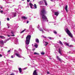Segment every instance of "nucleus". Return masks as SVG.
Here are the masks:
<instances>
[{
	"mask_svg": "<svg viewBox=\"0 0 75 75\" xmlns=\"http://www.w3.org/2000/svg\"><path fill=\"white\" fill-rule=\"evenodd\" d=\"M45 54V53H44V52H42L41 53V54L42 55H44V54Z\"/></svg>",
	"mask_w": 75,
	"mask_h": 75,
	"instance_id": "obj_35",
	"label": "nucleus"
},
{
	"mask_svg": "<svg viewBox=\"0 0 75 75\" xmlns=\"http://www.w3.org/2000/svg\"><path fill=\"white\" fill-rule=\"evenodd\" d=\"M35 67V65L33 66V67Z\"/></svg>",
	"mask_w": 75,
	"mask_h": 75,
	"instance_id": "obj_56",
	"label": "nucleus"
},
{
	"mask_svg": "<svg viewBox=\"0 0 75 75\" xmlns=\"http://www.w3.org/2000/svg\"><path fill=\"white\" fill-rule=\"evenodd\" d=\"M29 29L30 30H32L33 29V26L32 25H30L29 26Z\"/></svg>",
	"mask_w": 75,
	"mask_h": 75,
	"instance_id": "obj_20",
	"label": "nucleus"
},
{
	"mask_svg": "<svg viewBox=\"0 0 75 75\" xmlns=\"http://www.w3.org/2000/svg\"><path fill=\"white\" fill-rule=\"evenodd\" d=\"M69 54H73V53H72L71 51H69Z\"/></svg>",
	"mask_w": 75,
	"mask_h": 75,
	"instance_id": "obj_41",
	"label": "nucleus"
},
{
	"mask_svg": "<svg viewBox=\"0 0 75 75\" xmlns=\"http://www.w3.org/2000/svg\"><path fill=\"white\" fill-rule=\"evenodd\" d=\"M34 47H35V48H37L38 47V45L37 44H35L34 45Z\"/></svg>",
	"mask_w": 75,
	"mask_h": 75,
	"instance_id": "obj_28",
	"label": "nucleus"
},
{
	"mask_svg": "<svg viewBox=\"0 0 75 75\" xmlns=\"http://www.w3.org/2000/svg\"><path fill=\"white\" fill-rule=\"evenodd\" d=\"M3 49H1V51H3Z\"/></svg>",
	"mask_w": 75,
	"mask_h": 75,
	"instance_id": "obj_54",
	"label": "nucleus"
},
{
	"mask_svg": "<svg viewBox=\"0 0 75 75\" xmlns=\"http://www.w3.org/2000/svg\"><path fill=\"white\" fill-rule=\"evenodd\" d=\"M0 38H2V39H4V38H5V37L3 36H0Z\"/></svg>",
	"mask_w": 75,
	"mask_h": 75,
	"instance_id": "obj_23",
	"label": "nucleus"
},
{
	"mask_svg": "<svg viewBox=\"0 0 75 75\" xmlns=\"http://www.w3.org/2000/svg\"><path fill=\"white\" fill-rule=\"evenodd\" d=\"M35 42H37V43H39V40L38 38H36L35 39Z\"/></svg>",
	"mask_w": 75,
	"mask_h": 75,
	"instance_id": "obj_17",
	"label": "nucleus"
},
{
	"mask_svg": "<svg viewBox=\"0 0 75 75\" xmlns=\"http://www.w3.org/2000/svg\"><path fill=\"white\" fill-rule=\"evenodd\" d=\"M48 38L50 40H52V38L51 37H48Z\"/></svg>",
	"mask_w": 75,
	"mask_h": 75,
	"instance_id": "obj_34",
	"label": "nucleus"
},
{
	"mask_svg": "<svg viewBox=\"0 0 75 75\" xmlns=\"http://www.w3.org/2000/svg\"><path fill=\"white\" fill-rule=\"evenodd\" d=\"M15 44H18V39H15Z\"/></svg>",
	"mask_w": 75,
	"mask_h": 75,
	"instance_id": "obj_13",
	"label": "nucleus"
},
{
	"mask_svg": "<svg viewBox=\"0 0 75 75\" xmlns=\"http://www.w3.org/2000/svg\"><path fill=\"white\" fill-rule=\"evenodd\" d=\"M2 57V55L1 54H0V57Z\"/></svg>",
	"mask_w": 75,
	"mask_h": 75,
	"instance_id": "obj_53",
	"label": "nucleus"
},
{
	"mask_svg": "<svg viewBox=\"0 0 75 75\" xmlns=\"http://www.w3.org/2000/svg\"><path fill=\"white\" fill-rule=\"evenodd\" d=\"M21 18L23 20H26V19H27V17H26L25 16H22Z\"/></svg>",
	"mask_w": 75,
	"mask_h": 75,
	"instance_id": "obj_12",
	"label": "nucleus"
},
{
	"mask_svg": "<svg viewBox=\"0 0 75 75\" xmlns=\"http://www.w3.org/2000/svg\"><path fill=\"white\" fill-rule=\"evenodd\" d=\"M19 71V73L20 74H23V72L22 71V69L21 68H18Z\"/></svg>",
	"mask_w": 75,
	"mask_h": 75,
	"instance_id": "obj_8",
	"label": "nucleus"
},
{
	"mask_svg": "<svg viewBox=\"0 0 75 75\" xmlns=\"http://www.w3.org/2000/svg\"><path fill=\"white\" fill-rule=\"evenodd\" d=\"M7 21H9V20H10V19L8 18H7Z\"/></svg>",
	"mask_w": 75,
	"mask_h": 75,
	"instance_id": "obj_39",
	"label": "nucleus"
},
{
	"mask_svg": "<svg viewBox=\"0 0 75 75\" xmlns=\"http://www.w3.org/2000/svg\"><path fill=\"white\" fill-rule=\"evenodd\" d=\"M30 1V0H27V2H29Z\"/></svg>",
	"mask_w": 75,
	"mask_h": 75,
	"instance_id": "obj_45",
	"label": "nucleus"
},
{
	"mask_svg": "<svg viewBox=\"0 0 75 75\" xmlns=\"http://www.w3.org/2000/svg\"><path fill=\"white\" fill-rule=\"evenodd\" d=\"M7 40H5L4 42V43H6V42H7Z\"/></svg>",
	"mask_w": 75,
	"mask_h": 75,
	"instance_id": "obj_36",
	"label": "nucleus"
},
{
	"mask_svg": "<svg viewBox=\"0 0 75 75\" xmlns=\"http://www.w3.org/2000/svg\"><path fill=\"white\" fill-rule=\"evenodd\" d=\"M28 23H29V21H27V23L28 24Z\"/></svg>",
	"mask_w": 75,
	"mask_h": 75,
	"instance_id": "obj_48",
	"label": "nucleus"
},
{
	"mask_svg": "<svg viewBox=\"0 0 75 75\" xmlns=\"http://www.w3.org/2000/svg\"><path fill=\"white\" fill-rule=\"evenodd\" d=\"M31 35H28L26 37V40L25 41L26 46L25 47L27 50L28 52V51H30L31 50H30L28 49V45L30 44V39H31Z\"/></svg>",
	"mask_w": 75,
	"mask_h": 75,
	"instance_id": "obj_2",
	"label": "nucleus"
},
{
	"mask_svg": "<svg viewBox=\"0 0 75 75\" xmlns=\"http://www.w3.org/2000/svg\"><path fill=\"white\" fill-rule=\"evenodd\" d=\"M53 18H55V17H53Z\"/></svg>",
	"mask_w": 75,
	"mask_h": 75,
	"instance_id": "obj_63",
	"label": "nucleus"
},
{
	"mask_svg": "<svg viewBox=\"0 0 75 75\" xmlns=\"http://www.w3.org/2000/svg\"><path fill=\"white\" fill-rule=\"evenodd\" d=\"M14 52L15 54L16 57H18V58H23V57H22V56L20 55V54H19V52H17L16 53V50H15Z\"/></svg>",
	"mask_w": 75,
	"mask_h": 75,
	"instance_id": "obj_4",
	"label": "nucleus"
},
{
	"mask_svg": "<svg viewBox=\"0 0 75 75\" xmlns=\"http://www.w3.org/2000/svg\"><path fill=\"white\" fill-rule=\"evenodd\" d=\"M10 0H3V1H6V3H9L10 2H7V1H9Z\"/></svg>",
	"mask_w": 75,
	"mask_h": 75,
	"instance_id": "obj_24",
	"label": "nucleus"
},
{
	"mask_svg": "<svg viewBox=\"0 0 75 75\" xmlns=\"http://www.w3.org/2000/svg\"><path fill=\"white\" fill-rule=\"evenodd\" d=\"M13 16H12V17H14L16 16V13H13Z\"/></svg>",
	"mask_w": 75,
	"mask_h": 75,
	"instance_id": "obj_21",
	"label": "nucleus"
},
{
	"mask_svg": "<svg viewBox=\"0 0 75 75\" xmlns=\"http://www.w3.org/2000/svg\"><path fill=\"white\" fill-rule=\"evenodd\" d=\"M50 59H51V58H50Z\"/></svg>",
	"mask_w": 75,
	"mask_h": 75,
	"instance_id": "obj_64",
	"label": "nucleus"
},
{
	"mask_svg": "<svg viewBox=\"0 0 75 75\" xmlns=\"http://www.w3.org/2000/svg\"><path fill=\"white\" fill-rule=\"evenodd\" d=\"M33 50H35V48H33Z\"/></svg>",
	"mask_w": 75,
	"mask_h": 75,
	"instance_id": "obj_58",
	"label": "nucleus"
},
{
	"mask_svg": "<svg viewBox=\"0 0 75 75\" xmlns=\"http://www.w3.org/2000/svg\"><path fill=\"white\" fill-rule=\"evenodd\" d=\"M43 1L44 2V3H45V6H47L48 4H47V2L46 0H43Z\"/></svg>",
	"mask_w": 75,
	"mask_h": 75,
	"instance_id": "obj_11",
	"label": "nucleus"
},
{
	"mask_svg": "<svg viewBox=\"0 0 75 75\" xmlns=\"http://www.w3.org/2000/svg\"><path fill=\"white\" fill-rule=\"evenodd\" d=\"M46 13V11L44 9H42L40 10V14L42 16V19H41V21L42 22V23L43 29L44 30H45V31H46L49 32L50 31V30L46 28L45 25L43 24V23H44V22H45V21H46L47 22L48 21V20L47 18L44 15Z\"/></svg>",
	"mask_w": 75,
	"mask_h": 75,
	"instance_id": "obj_1",
	"label": "nucleus"
},
{
	"mask_svg": "<svg viewBox=\"0 0 75 75\" xmlns=\"http://www.w3.org/2000/svg\"><path fill=\"white\" fill-rule=\"evenodd\" d=\"M40 28V25H38V28H39V30L40 31H42V33L43 34V33H44V32L43 31V30H42L41 28Z\"/></svg>",
	"mask_w": 75,
	"mask_h": 75,
	"instance_id": "obj_7",
	"label": "nucleus"
},
{
	"mask_svg": "<svg viewBox=\"0 0 75 75\" xmlns=\"http://www.w3.org/2000/svg\"><path fill=\"white\" fill-rule=\"evenodd\" d=\"M27 68L25 67V68H23V69L24 70H25V69H27Z\"/></svg>",
	"mask_w": 75,
	"mask_h": 75,
	"instance_id": "obj_42",
	"label": "nucleus"
},
{
	"mask_svg": "<svg viewBox=\"0 0 75 75\" xmlns=\"http://www.w3.org/2000/svg\"><path fill=\"white\" fill-rule=\"evenodd\" d=\"M53 33H54V34H57V32L55 31V30L53 31Z\"/></svg>",
	"mask_w": 75,
	"mask_h": 75,
	"instance_id": "obj_33",
	"label": "nucleus"
},
{
	"mask_svg": "<svg viewBox=\"0 0 75 75\" xmlns=\"http://www.w3.org/2000/svg\"><path fill=\"white\" fill-rule=\"evenodd\" d=\"M4 41L3 40H1L0 41V47H4Z\"/></svg>",
	"mask_w": 75,
	"mask_h": 75,
	"instance_id": "obj_5",
	"label": "nucleus"
},
{
	"mask_svg": "<svg viewBox=\"0 0 75 75\" xmlns=\"http://www.w3.org/2000/svg\"><path fill=\"white\" fill-rule=\"evenodd\" d=\"M18 51H20L21 52V51H22V50H21V49H19Z\"/></svg>",
	"mask_w": 75,
	"mask_h": 75,
	"instance_id": "obj_40",
	"label": "nucleus"
},
{
	"mask_svg": "<svg viewBox=\"0 0 75 75\" xmlns=\"http://www.w3.org/2000/svg\"><path fill=\"white\" fill-rule=\"evenodd\" d=\"M64 44H65L66 45H67V46H68L69 47H73V45H69V44L67 42H64Z\"/></svg>",
	"mask_w": 75,
	"mask_h": 75,
	"instance_id": "obj_6",
	"label": "nucleus"
},
{
	"mask_svg": "<svg viewBox=\"0 0 75 75\" xmlns=\"http://www.w3.org/2000/svg\"><path fill=\"white\" fill-rule=\"evenodd\" d=\"M7 25L8 26V28H10V26H9V25H10L9 24L7 23Z\"/></svg>",
	"mask_w": 75,
	"mask_h": 75,
	"instance_id": "obj_31",
	"label": "nucleus"
},
{
	"mask_svg": "<svg viewBox=\"0 0 75 75\" xmlns=\"http://www.w3.org/2000/svg\"><path fill=\"white\" fill-rule=\"evenodd\" d=\"M7 40V41H8V40H9V39H8Z\"/></svg>",
	"mask_w": 75,
	"mask_h": 75,
	"instance_id": "obj_59",
	"label": "nucleus"
},
{
	"mask_svg": "<svg viewBox=\"0 0 75 75\" xmlns=\"http://www.w3.org/2000/svg\"><path fill=\"white\" fill-rule=\"evenodd\" d=\"M29 5H30V8H33V7H34V5H33L31 3H30L29 4Z\"/></svg>",
	"mask_w": 75,
	"mask_h": 75,
	"instance_id": "obj_14",
	"label": "nucleus"
},
{
	"mask_svg": "<svg viewBox=\"0 0 75 75\" xmlns=\"http://www.w3.org/2000/svg\"><path fill=\"white\" fill-rule=\"evenodd\" d=\"M47 74H50V73L49 71H47Z\"/></svg>",
	"mask_w": 75,
	"mask_h": 75,
	"instance_id": "obj_47",
	"label": "nucleus"
},
{
	"mask_svg": "<svg viewBox=\"0 0 75 75\" xmlns=\"http://www.w3.org/2000/svg\"><path fill=\"white\" fill-rule=\"evenodd\" d=\"M61 51H62V50L59 48V54H60L61 55H62V53H61Z\"/></svg>",
	"mask_w": 75,
	"mask_h": 75,
	"instance_id": "obj_10",
	"label": "nucleus"
},
{
	"mask_svg": "<svg viewBox=\"0 0 75 75\" xmlns=\"http://www.w3.org/2000/svg\"><path fill=\"white\" fill-rule=\"evenodd\" d=\"M51 0V1H53V0Z\"/></svg>",
	"mask_w": 75,
	"mask_h": 75,
	"instance_id": "obj_60",
	"label": "nucleus"
},
{
	"mask_svg": "<svg viewBox=\"0 0 75 75\" xmlns=\"http://www.w3.org/2000/svg\"><path fill=\"white\" fill-rule=\"evenodd\" d=\"M57 59L59 60V61H61V59L59 58V57L58 56H57Z\"/></svg>",
	"mask_w": 75,
	"mask_h": 75,
	"instance_id": "obj_22",
	"label": "nucleus"
},
{
	"mask_svg": "<svg viewBox=\"0 0 75 75\" xmlns=\"http://www.w3.org/2000/svg\"><path fill=\"white\" fill-rule=\"evenodd\" d=\"M26 30L25 29H24L21 32H20V33L21 34L22 33H24V32Z\"/></svg>",
	"mask_w": 75,
	"mask_h": 75,
	"instance_id": "obj_26",
	"label": "nucleus"
},
{
	"mask_svg": "<svg viewBox=\"0 0 75 75\" xmlns=\"http://www.w3.org/2000/svg\"><path fill=\"white\" fill-rule=\"evenodd\" d=\"M11 33L12 34H13L12 35H11V36H15V35H14V32H13V31H11Z\"/></svg>",
	"mask_w": 75,
	"mask_h": 75,
	"instance_id": "obj_18",
	"label": "nucleus"
},
{
	"mask_svg": "<svg viewBox=\"0 0 75 75\" xmlns=\"http://www.w3.org/2000/svg\"><path fill=\"white\" fill-rule=\"evenodd\" d=\"M14 57H15V55H12L11 57V58H13Z\"/></svg>",
	"mask_w": 75,
	"mask_h": 75,
	"instance_id": "obj_25",
	"label": "nucleus"
},
{
	"mask_svg": "<svg viewBox=\"0 0 75 75\" xmlns=\"http://www.w3.org/2000/svg\"><path fill=\"white\" fill-rule=\"evenodd\" d=\"M45 46H47V45H48V42H45Z\"/></svg>",
	"mask_w": 75,
	"mask_h": 75,
	"instance_id": "obj_30",
	"label": "nucleus"
},
{
	"mask_svg": "<svg viewBox=\"0 0 75 75\" xmlns=\"http://www.w3.org/2000/svg\"><path fill=\"white\" fill-rule=\"evenodd\" d=\"M33 75H37V70H35L33 73Z\"/></svg>",
	"mask_w": 75,
	"mask_h": 75,
	"instance_id": "obj_9",
	"label": "nucleus"
},
{
	"mask_svg": "<svg viewBox=\"0 0 75 75\" xmlns=\"http://www.w3.org/2000/svg\"><path fill=\"white\" fill-rule=\"evenodd\" d=\"M0 8H3V6H1Z\"/></svg>",
	"mask_w": 75,
	"mask_h": 75,
	"instance_id": "obj_50",
	"label": "nucleus"
},
{
	"mask_svg": "<svg viewBox=\"0 0 75 75\" xmlns=\"http://www.w3.org/2000/svg\"><path fill=\"white\" fill-rule=\"evenodd\" d=\"M42 37H44V38H46V37H44V36H42Z\"/></svg>",
	"mask_w": 75,
	"mask_h": 75,
	"instance_id": "obj_51",
	"label": "nucleus"
},
{
	"mask_svg": "<svg viewBox=\"0 0 75 75\" xmlns=\"http://www.w3.org/2000/svg\"><path fill=\"white\" fill-rule=\"evenodd\" d=\"M40 4H44V2L43 1H40L39 3Z\"/></svg>",
	"mask_w": 75,
	"mask_h": 75,
	"instance_id": "obj_19",
	"label": "nucleus"
},
{
	"mask_svg": "<svg viewBox=\"0 0 75 75\" xmlns=\"http://www.w3.org/2000/svg\"><path fill=\"white\" fill-rule=\"evenodd\" d=\"M59 36L60 37H61V35H59Z\"/></svg>",
	"mask_w": 75,
	"mask_h": 75,
	"instance_id": "obj_55",
	"label": "nucleus"
},
{
	"mask_svg": "<svg viewBox=\"0 0 75 75\" xmlns=\"http://www.w3.org/2000/svg\"><path fill=\"white\" fill-rule=\"evenodd\" d=\"M2 72H3V73H4V72H5V71H4V70H3Z\"/></svg>",
	"mask_w": 75,
	"mask_h": 75,
	"instance_id": "obj_46",
	"label": "nucleus"
},
{
	"mask_svg": "<svg viewBox=\"0 0 75 75\" xmlns=\"http://www.w3.org/2000/svg\"><path fill=\"white\" fill-rule=\"evenodd\" d=\"M22 0V1H24V0Z\"/></svg>",
	"mask_w": 75,
	"mask_h": 75,
	"instance_id": "obj_61",
	"label": "nucleus"
},
{
	"mask_svg": "<svg viewBox=\"0 0 75 75\" xmlns=\"http://www.w3.org/2000/svg\"><path fill=\"white\" fill-rule=\"evenodd\" d=\"M72 41H75V39H72Z\"/></svg>",
	"mask_w": 75,
	"mask_h": 75,
	"instance_id": "obj_44",
	"label": "nucleus"
},
{
	"mask_svg": "<svg viewBox=\"0 0 75 75\" xmlns=\"http://www.w3.org/2000/svg\"><path fill=\"white\" fill-rule=\"evenodd\" d=\"M21 38H23V36H21Z\"/></svg>",
	"mask_w": 75,
	"mask_h": 75,
	"instance_id": "obj_49",
	"label": "nucleus"
},
{
	"mask_svg": "<svg viewBox=\"0 0 75 75\" xmlns=\"http://www.w3.org/2000/svg\"><path fill=\"white\" fill-rule=\"evenodd\" d=\"M10 50H9L8 51V54H10Z\"/></svg>",
	"mask_w": 75,
	"mask_h": 75,
	"instance_id": "obj_37",
	"label": "nucleus"
},
{
	"mask_svg": "<svg viewBox=\"0 0 75 75\" xmlns=\"http://www.w3.org/2000/svg\"><path fill=\"white\" fill-rule=\"evenodd\" d=\"M34 54L35 55H39V53H37L36 52H35L34 53Z\"/></svg>",
	"mask_w": 75,
	"mask_h": 75,
	"instance_id": "obj_27",
	"label": "nucleus"
},
{
	"mask_svg": "<svg viewBox=\"0 0 75 75\" xmlns=\"http://www.w3.org/2000/svg\"><path fill=\"white\" fill-rule=\"evenodd\" d=\"M6 48H7V47H5Z\"/></svg>",
	"mask_w": 75,
	"mask_h": 75,
	"instance_id": "obj_62",
	"label": "nucleus"
},
{
	"mask_svg": "<svg viewBox=\"0 0 75 75\" xmlns=\"http://www.w3.org/2000/svg\"><path fill=\"white\" fill-rule=\"evenodd\" d=\"M59 44H61V45H63V44H62V43L61 41H59Z\"/></svg>",
	"mask_w": 75,
	"mask_h": 75,
	"instance_id": "obj_32",
	"label": "nucleus"
},
{
	"mask_svg": "<svg viewBox=\"0 0 75 75\" xmlns=\"http://www.w3.org/2000/svg\"><path fill=\"white\" fill-rule=\"evenodd\" d=\"M7 7H10V6H8V5H7Z\"/></svg>",
	"mask_w": 75,
	"mask_h": 75,
	"instance_id": "obj_57",
	"label": "nucleus"
},
{
	"mask_svg": "<svg viewBox=\"0 0 75 75\" xmlns=\"http://www.w3.org/2000/svg\"><path fill=\"white\" fill-rule=\"evenodd\" d=\"M59 14V13L58 12H54V15L58 16V14Z\"/></svg>",
	"mask_w": 75,
	"mask_h": 75,
	"instance_id": "obj_16",
	"label": "nucleus"
},
{
	"mask_svg": "<svg viewBox=\"0 0 75 75\" xmlns=\"http://www.w3.org/2000/svg\"><path fill=\"white\" fill-rule=\"evenodd\" d=\"M10 75H14V73H12L10 74Z\"/></svg>",
	"mask_w": 75,
	"mask_h": 75,
	"instance_id": "obj_43",
	"label": "nucleus"
},
{
	"mask_svg": "<svg viewBox=\"0 0 75 75\" xmlns=\"http://www.w3.org/2000/svg\"><path fill=\"white\" fill-rule=\"evenodd\" d=\"M34 7H35V8H37V5H36V4H34Z\"/></svg>",
	"mask_w": 75,
	"mask_h": 75,
	"instance_id": "obj_29",
	"label": "nucleus"
},
{
	"mask_svg": "<svg viewBox=\"0 0 75 75\" xmlns=\"http://www.w3.org/2000/svg\"><path fill=\"white\" fill-rule=\"evenodd\" d=\"M8 37H10V35H7Z\"/></svg>",
	"mask_w": 75,
	"mask_h": 75,
	"instance_id": "obj_52",
	"label": "nucleus"
},
{
	"mask_svg": "<svg viewBox=\"0 0 75 75\" xmlns=\"http://www.w3.org/2000/svg\"><path fill=\"white\" fill-rule=\"evenodd\" d=\"M0 13H1V14H3V11H1Z\"/></svg>",
	"mask_w": 75,
	"mask_h": 75,
	"instance_id": "obj_38",
	"label": "nucleus"
},
{
	"mask_svg": "<svg viewBox=\"0 0 75 75\" xmlns=\"http://www.w3.org/2000/svg\"><path fill=\"white\" fill-rule=\"evenodd\" d=\"M65 31L66 32H67V34L69 35V36L71 38H72V33H71V32L68 29L66 28L65 30Z\"/></svg>",
	"mask_w": 75,
	"mask_h": 75,
	"instance_id": "obj_3",
	"label": "nucleus"
},
{
	"mask_svg": "<svg viewBox=\"0 0 75 75\" xmlns=\"http://www.w3.org/2000/svg\"><path fill=\"white\" fill-rule=\"evenodd\" d=\"M65 10L67 12H68V6L66 5L65 7Z\"/></svg>",
	"mask_w": 75,
	"mask_h": 75,
	"instance_id": "obj_15",
	"label": "nucleus"
}]
</instances>
